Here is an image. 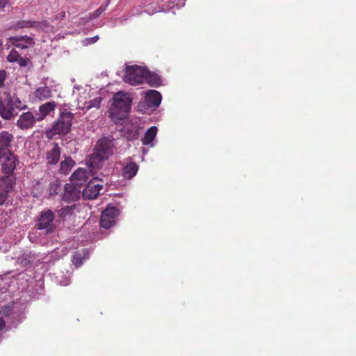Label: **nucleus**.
<instances>
[{
    "mask_svg": "<svg viewBox=\"0 0 356 356\" xmlns=\"http://www.w3.org/2000/svg\"><path fill=\"white\" fill-rule=\"evenodd\" d=\"M97 178L90 180L82 191V195L84 199H95L99 194L103 185L97 183Z\"/></svg>",
    "mask_w": 356,
    "mask_h": 356,
    "instance_id": "12",
    "label": "nucleus"
},
{
    "mask_svg": "<svg viewBox=\"0 0 356 356\" xmlns=\"http://www.w3.org/2000/svg\"><path fill=\"white\" fill-rule=\"evenodd\" d=\"M125 164L122 170V175L127 179H131L137 174L139 166L132 161L131 157L129 156L125 160Z\"/></svg>",
    "mask_w": 356,
    "mask_h": 356,
    "instance_id": "16",
    "label": "nucleus"
},
{
    "mask_svg": "<svg viewBox=\"0 0 356 356\" xmlns=\"http://www.w3.org/2000/svg\"><path fill=\"white\" fill-rule=\"evenodd\" d=\"M111 0H106L102 4V6H105V9H106L107 6L111 3Z\"/></svg>",
    "mask_w": 356,
    "mask_h": 356,
    "instance_id": "43",
    "label": "nucleus"
},
{
    "mask_svg": "<svg viewBox=\"0 0 356 356\" xmlns=\"http://www.w3.org/2000/svg\"><path fill=\"white\" fill-rule=\"evenodd\" d=\"M87 170L79 168L70 176V182L79 186H83L87 181Z\"/></svg>",
    "mask_w": 356,
    "mask_h": 356,
    "instance_id": "20",
    "label": "nucleus"
},
{
    "mask_svg": "<svg viewBox=\"0 0 356 356\" xmlns=\"http://www.w3.org/2000/svg\"><path fill=\"white\" fill-rule=\"evenodd\" d=\"M64 255L63 250L56 248L42 258V263L44 264L47 268H50L54 266L56 261L63 259Z\"/></svg>",
    "mask_w": 356,
    "mask_h": 356,
    "instance_id": "17",
    "label": "nucleus"
},
{
    "mask_svg": "<svg viewBox=\"0 0 356 356\" xmlns=\"http://www.w3.org/2000/svg\"><path fill=\"white\" fill-rule=\"evenodd\" d=\"M99 39V36L96 35L92 38H87L86 40H90L89 43H94Z\"/></svg>",
    "mask_w": 356,
    "mask_h": 356,
    "instance_id": "41",
    "label": "nucleus"
},
{
    "mask_svg": "<svg viewBox=\"0 0 356 356\" xmlns=\"http://www.w3.org/2000/svg\"><path fill=\"white\" fill-rule=\"evenodd\" d=\"M58 110H59L58 115L66 114V115H70L71 116H74L73 113L68 111L67 105L66 104H60L58 106Z\"/></svg>",
    "mask_w": 356,
    "mask_h": 356,
    "instance_id": "34",
    "label": "nucleus"
},
{
    "mask_svg": "<svg viewBox=\"0 0 356 356\" xmlns=\"http://www.w3.org/2000/svg\"><path fill=\"white\" fill-rule=\"evenodd\" d=\"M54 218L55 214L51 210H43L35 220V228L42 231L45 235L52 234L56 231Z\"/></svg>",
    "mask_w": 356,
    "mask_h": 356,
    "instance_id": "7",
    "label": "nucleus"
},
{
    "mask_svg": "<svg viewBox=\"0 0 356 356\" xmlns=\"http://www.w3.org/2000/svg\"><path fill=\"white\" fill-rule=\"evenodd\" d=\"M120 210L115 205L108 204L106 208L102 211V215L113 220L118 216Z\"/></svg>",
    "mask_w": 356,
    "mask_h": 356,
    "instance_id": "25",
    "label": "nucleus"
},
{
    "mask_svg": "<svg viewBox=\"0 0 356 356\" xmlns=\"http://www.w3.org/2000/svg\"><path fill=\"white\" fill-rule=\"evenodd\" d=\"M6 322L3 317H0V331L6 327Z\"/></svg>",
    "mask_w": 356,
    "mask_h": 356,
    "instance_id": "40",
    "label": "nucleus"
},
{
    "mask_svg": "<svg viewBox=\"0 0 356 356\" xmlns=\"http://www.w3.org/2000/svg\"><path fill=\"white\" fill-rule=\"evenodd\" d=\"M6 79V72L4 70H0V88L4 85V81Z\"/></svg>",
    "mask_w": 356,
    "mask_h": 356,
    "instance_id": "38",
    "label": "nucleus"
},
{
    "mask_svg": "<svg viewBox=\"0 0 356 356\" xmlns=\"http://www.w3.org/2000/svg\"><path fill=\"white\" fill-rule=\"evenodd\" d=\"M3 45V41L0 39V47Z\"/></svg>",
    "mask_w": 356,
    "mask_h": 356,
    "instance_id": "46",
    "label": "nucleus"
},
{
    "mask_svg": "<svg viewBox=\"0 0 356 356\" xmlns=\"http://www.w3.org/2000/svg\"><path fill=\"white\" fill-rule=\"evenodd\" d=\"M140 129L141 127L140 126L131 124L129 126L124 127L122 131L124 132V136L127 140L134 141L138 139Z\"/></svg>",
    "mask_w": 356,
    "mask_h": 356,
    "instance_id": "21",
    "label": "nucleus"
},
{
    "mask_svg": "<svg viewBox=\"0 0 356 356\" xmlns=\"http://www.w3.org/2000/svg\"><path fill=\"white\" fill-rule=\"evenodd\" d=\"M79 253L83 254L84 261L87 260L89 258L90 254H89V251L88 249L83 248L81 251H79Z\"/></svg>",
    "mask_w": 356,
    "mask_h": 356,
    "instance_id": "39",
    "label": "nucleus"
},
{
    "mask_svg": "<svg viewBox=\"0 0 356 356\" xmlns=\"http://www.w3.org/2000/svg\"><path fill=\"white\" fill-rule=\"evenodd\" d=\"M74 116L70 115L61 114L56 121L54 122L51 128L45 131L46 138L52 139L55 136H66L72 129V121Z\"/></svg>",
    "mask_w": 356,
    "mask_h": 356,
    "instance_id": "5",
    "label": "nucleus"
},
{
    "mask_svg": "<svg viewBox=\"0 0 356 356\" xmlns=\"http://www.w3.org/2000/svg\"><path fill=\"white\" fill-rule=\"evenodd\" d=\"M106 10L105 6H102V5L95 10L92 14H91V18L96 19L103 12Z\"/></svg>",
    "mask_w": 356,
    "mask_h": 356,
    "instance_id": "36",
    "label": "nucleus"
},
{
    "mask_svg": "<svg viewBox=\"0 0 356 356\" xmlns=\"http://www.w3.org/2000/svg\"><path fill=\"white\" fill-rule=\"evenodd\" d=\"M164 79L158 73L150 71L147 67H145V73H144L143 83H147L148 86L152 88H159L161 86H165Z\"/></svg>",
    "mask_w": 356,
    "mask_h": 356,
    "instance_id": "13",
    "label": "nucleus"
},
{
    "mask_svg": "<svg viewBox=\"0 0 356 356\" xmlns=\"http://www.w3.org/2000/svg\"><path fill=\"white\" fill-rule=\"evenodd\" d=\"M102 101V97H97L89 102V105L88 107V108H93V107L99 108L101 105Z\"/></svg>",
    "mask_w": 356,
    "mask_h": 356,
    "instance_id": "33",
    "label": "nucleus"
},
{
    "mask_svg": "<svg viewBox=\"0 0 356 356\" xmlns=\"http://www.w3.org/2000/svg\"><path fill=\"white\" fill-rule=\"evenodd\" d=\"M0 317L7 318L8 329L17 327L26 318L24 309L15 302H10L1 307Z\"/></svg>",
    "mask_w": 356,
    "mask_h": 356,
    "instance_id": "3",
    "label": "nucleus"
},
{
    "mask_svg": "<svg viewBox=\"0 0 356 356\" xmlns=\"http://www.w3.org/2000/svg\"><path fill=\"white\" fill-rule=\"evenodd\" d=\"M75 206H66L60 209V215L62 218H67V216H70L73 214Z\"/></svg>",
    "mask_w": 356,
    "mask_h": 356,
    "instance_id": "28",
    "label": "nucleus"
},
{
    "mask_svg": "<svg viewBox=\"0 0 356 356\" xmlns=\"http://www.w3.org/2000/svg\"><path fill=\"white\" fill-rule=\"evenodd\" d=\"M64 158L65 159L60 163L59 172L66 175L70 173L76 163L70 156H65Z\"/></svg>",
    "mask_w": 356,
    "mask_h": 356,
    "instance_id": "24",
    "label": "nucleus"
},
{
    "mask_svg": "<svg viewBox=\"0 0 356 356\" xmlns=\"http://www.w3.org/2000/svg\"><path fill=\"white\" fill-rule=\"evenodd\" d=\"M147 152H148V150H147V149H146L145 147H143V148H142V152H143V154L144 155H145V154H146L147 153Z\"/></svg>",
    "mask_w": 356,
    "mask_h": 356,
    "instance_id": "44",
    "label": "nucleus"
},
{
    "mask_svg": "<svg viewBox=\"0 0 356 356\" xmlns=\"http://www.w3.org/2000/svg\"><path fill=\"white\" fill-rule=\"evenodd\" d=\"M157 131L158 128L156 126H152L149 128H148L146 132L145 133L144 137L141 140L143 145H150V147H154L155 145L154 140L156 136Z\"/></svg>",
    "mask_w": 356,
    "mask_h": 356,
    "instance_id": "23",
    "label": "nucleus"
},
{
    "mask_svg": "<svg viewBox=\"0 0 356 356\" xmlns=\"http://www.w3.org/2000/svg\"><path fill=\"white\" fill-rule=\"evenodd\" d=\"M143 93L144 98L138 102L136 111L142 114H149L159 106L162 95L156 90H147Z\"/></svg>",
    "mask_w": 356,
    "mask_h": 356,
    "instance_id": "4",
    "label": "nucleus"
},
{
    "mask_svg": "<svg viewBox=\"0 0 356 356\" xmlns=\"http://www.w3.org/2000/svg\"><path fill=\"white\" fill-rule=\"evenodd\" d=\"M35 96L42 101L51 97V90L47 86L38 88L35 92Z\"/></svg>",
    "mask_w": 356,
    "mask_h": 356,
    "instance_id": "26",
    "label": "nucleus"
},
{
    "mask_svg": "<svg viewBox=\"0 0 356 356\" xmlns=\"http://www.w3.org/2000/svg\"><path fill=\"white\" fill-rule=\"evenodd\" d=\"M14 140L13 135L8 131L0 132V154L10 151L9 148Z\"/></svg>",
    "mask_w": 356,
    "mask_h": 356,
    "instance_id": "18",
    "label": "nucleus"
},
{
    "mask_svg": "<svg viewBox=\"0 0 356 356\" xmlns=\"http://www.w3.org/2000/svg\"><path fill=\"white\" fill-rule=\"evenodd\" d=\"M2 127V122L1 120H0V129Z\"/></svg>",
    "mask_w": 356,
    "mask_h": 356,
    "instance_id": "48",
    "label": "nucleus"
},
{
    "mask_svg": "<svg viewBox=\"0 0 356 356\" xmlns=\"http://www.w3.org/2000/svg\"><path fill=\"white\" fill-rule=\"evenodd\" d=\"M60 284H61V285H63V286H67V285H68V284H69V280H67V278H65V280H63V281H62V280H60Z\"/></svg>",
    "mask_w": 356,
    "mask_h": 356,
    "instance_id": "42",
    "label": "nucleus"
},
{
    "mask_svg": "<svg viewBox=\"0 0 356 356\" xmlns=\"http://www.w3.org/2000/svg\"><path fill=\"white\" fill-rule=\"evenodd\" d=\"M175 1H176V0H174L173 3H175Z\"/></svg>",
    "mask_w": 356,
    "mask_h": 356,
    "instance_id": "51",
    "label": "nucleus"
},
{
    "mask_svg": "<svg viewBox=\"0 0 356 356\" xmlns=\"http://www.w3.org/2000/svg\"><path fill=\"white\" fill-rule=\"evenodd\" d=\"M114 139L104 136L99 138L95 147V152L89 156L88 165L92 168H98L103 161H106L113 154Z\"/></svg>",
    "mask_w": 356,
    "mask_h": 356,
    "instance_id": "2",
    "label": "nucleus"
},
{
    "mask_svg": "<svg viewBox=\"0 0 356 356\" xmlns=\"http://www.w3.org/2000/svg\"><path fill=\"white\" fill-rule=\"evenodd\" d=\"M81 186L70 183L64 186V193L62 195L63 201L67 203H72L79 200L81 197Z\"/></svg>",
    "mask_w": 356,
    "mask_h": 356,
    "instance_id": "10",
    "label": "nucleus"
},
{
    "mask_svg": "<svg viewBox=\"0 0 356 356\" xmlns=\"http://www.w3.org/2000/svg\"><path fill=\"white\" fill-rule=\"evenodd\" d=\"M56 106L57 104L54 101L48 102L40 106L38 113V121L44 120L47 115L55 110Z\"/></svg>",
    "mask_w": 356,
    "mask_h": 356,
    "instance_id": "22",
    "label": "nucleus"
},
{
    "mask_svg": "<svg viewBox=\"0 0 356 356\" xmlns=\"http://www.w3.org/2000/svg\"><path fill=\"white\" fill-rule=\"evenodd\" d=\"M8 40L13 46L22 49H27L28 45L33 46L35 43L33 37L26 35L20 36H10Z\"/></svg>",
    "mask_w": 356,
    "mask_h": 356,
    "instance_id": "14",
    "label": "nucleus"
},
{
    "mask_svg": "<svg viewBox=\"0 0 356 356\" xmlns=\"http://www.w3.org/2000/svg\"><path fill=\"white\" fill-rule=\"evenodd\" d=\"M19 29H21V28H20V24H19V21H17L16 22H13V23L10 24H8L6 28V30H7V31H17Z\"/></svg>",
    "mask_w": 356,
    "mask_h": 356,
    "instance_id": "35",
    "label": "nucleus"
},
{
    "mask_svg": "<svg viewBox=\"0 0 356 356\" xmlns=\"http://www.w3.org/2000/svg\"><path fill=\"white\" fill-rule=\"evenodd\" d=\"M20 56L18 51H16L15 49H12L8 55L6 56V60L9 63H13L17 62Z\"/></svg>",
    "mask_w": 356,
    "mask_h": 356,
    "instance_id": "30",
    "label": "nucleus"
},
{
    "mask_svg": "<svg viewBox=\"0 0 356 356\" xmlns=\"http://www.w3.org/2000/svg\"><path fill=\"white\" fill-rule=\"evenodd\" d=\"M38 112L35 114L31 111L22 113L17 121V126L22 130H27L33 127L36 122H39L38 120Z\"/></svg>",
    "mask_w": 356,
    "mask_h": 356,
    "instance_id": "11",
    "label": "nucleus"
},
{
    "mask_svg": "<svg viewBox=\"0 0 356 356\" xmlns=\"http://www.w3.org/2000/svg\"><path fill=\"white\" fill-rule=\"evenodd\" d=\"M15 184V177L2 176L0 177V206L6 202L9 193L13 190Z\"/></svg>",
    "mask_w": 356,
    "mask_h": 356,
    "instance_id": "9",
    "label": "nucleus"
},
{
    "mask_svg": "<svg viewBox=\"0 0 356 356\" xmlns=\"http://www.w3.org/2000/svg\"><path fill=\"white\" fill-rule=\"evenodd\" d=\"M115 224V220L110 219L103 215L101 216L100 225L104 229H109Z\"/></svg>",
    "mask_w": 356,
    "mask_h": 356,
    "instance_id": "27",
    "label": "nucleus"
},
{
    "mask_svg": "<svg viewBox=\"0 0 356 356\" xmlns=\"http://www.w3.org/2000/svg\"><path fill=\"white\" fill-rule=\"evenodd\" d=\"M38 255L32 251L26 250L17 257V262L22 266L29 268L37 265Z\"/></svg>",
    "mask_w": 356,
    "mask_h": 356,
    "instance_id": "15",
    "label": "nucleus"
},
{
    "mask_svg": "<svg viewBox=\"0 0 356 356\" xmlns=\"http://www.w3.org/2000/svg\"><path fill=\"white\" fill-rule=\"evenodd\" d=\"M65 16V12H62V13H60V18H62V19H63Z\"/></svg>",
    "mask_w": 356,
    "mask_h": 356,
    "instance_id": "45",
    "label": "nucleus"
},
{
    "mask_svg": "<svg viewBox=\"0 0 356 356\" xmlns=\"http://www.w3.org/2000/svg\"><path fill=\"white\" fill-rule=\"evenodd\" d=\"M133 98L131 95L123 91L116 92L108 109V116L115 124L127 118L131 111Z\"/></svg>",
    "mask_w": 356,
    "mask_h": 356,
    "instance_id": "1",
    "label": "nucleus"
},
{
    "mask_svg": "<svg viewBox=\"0 0 356 356\" xmlns=\"http://www.w3.org/2000/svg\"><path fill=\"white\" fill-rule=\"evenodd\" d=\"M2 340V337L0 336V341Z\"/></svg>",
    "mask_w": 356,
    "mask_h": 356,
    "instance_id": "49",
    "label": "nucleus"
},
{
    "mask_svg": "<svg viewBox=\"0 0 356 356\" xmlns=\"http://www.w3.org/2000/svg\"><path fill=\"white\" fill-rule=\"evenodd\" d=\"M60 154L61 148L57 143H54L53 147L50 150L47 151L46 154L47 164L50 165H56L60 160Z\"/></svg>",
    "mask_w": 356,
    "mask_h": 356,
    "instance_id": "19",
    "label": "nucleus"
},
{
    "mask_svg": "<svg viewBox=\"0 0 356 356\" xmlns=\"http://www.w3.org/2000/svg\"><path fill=\"white\" fill-rule=\"evenodd\" d=\"M144 73H145V67L126 64L124 69L118 72L117 74L121 76L125 83L131 86H138L143 83Z\"/></svg>",
    "mask_w": 356,
    "mask_h": 356,
    "instance_id": "6",
    "label": "nucleus"
},
{
    "mask_svg": "<svg viewBox=\"0 0 356 356\" xmlns=\"http://www.w3.org/2000/svg\"><path fill=\"white\" fill-rule=\"evenodd\" d=\"M19 65L21 67H33V63L31 61V60L26 57H21L19 58L18 61H17Z\"/></svg>",
    "mask_w": 356,
    "mask_h": 356,
    "instance_id": "32",
    "label": "nucleus"
},
{
    "mask_svg": "<svg viewBox=\"0 0 356 356\" xmlns=\"http://www.w3.org/2000/svg\"><path fill=\"white\" fill-rule=\"evenodd\" d=\"M19 163V161L17 156L12 151H8L6 153L0 154L1 170L4 175L3 176L14 177L13 175V172Z\"/></svg>",
    "mask_w": 356,
    "mask_h": 356,
    "instance_id": "8",
    "label": "nucleus"
},
{
    "mask_svg": "<svg viewBox=\"0 0 356 356\" xmlns=\"http://www.w3.org/2000/svg\"><path fill=\"white\" fill-rule=\"evenodd\" d=\"M72 261L76 267H80L85 261L83 254L79 253V252H75Z\"/></svg>",
    "mask_w": 356,
    "mask_h": 356,
    "instance_id": "31",
    "label": "nucleus"
},
{
    "mask_svg": "<svg viewBox=\"0 0 356 356\" xmlns=\"http://www.w3.org/2000/svg\"><path fill=\"white\" fill-rule=\"evenodd\" d=\"M19 22L21 29L24 28L38 27L40 24L39 22L33 20H19Z\"/></svg>",
    "mask_w": 356,
    "mask_h": 356,
    "instance_id": "29",
    "label": "nucleus"
},
{
    "mask_svg": "<svg viewBox=\"0 0 356 356\" xmlns=\"http://www.w3.org/2000/svg\"><path fill=\"white\" fill-rule=\"evenodd\" d=\"M12 7L10 0H0V9L3 11L6 10V8H10Z\"/></svg>",
    "mask_w": 356,
    "mask_h": 356,
    "instance_id": "37",
    "label": "nucleus"
},
{
    "mask_svg": "<svg viewBox=\"0 0 356 356\" xmlns=\"http://www.w3.org/2000/svg\"><path fill=\"white\" fill-rule=\"evenodd\" d=\"M4 276H5V275H0V279L2 280Z\"/></svg>",
    "mask_w": 356,
    "mask_h": 356,
    "instance_id": "47",
    "label": "nucleus"
},
{
    "mask_svg": "<svg viewBox=\"0 0 356 356\" xmlns=\"http://www.w3.org/2000/svg\"><path fill=\"white\" fill-rule=\"evenodd\" d=\"M184 1H185V0H183ZM182 5L184 6V2L182 3Z\"/></svg>",
    "mask_w": 356,
    "mask_h": 356,
    "instance_id": "50",
    "label": "nucleus"
}]
</instances>
